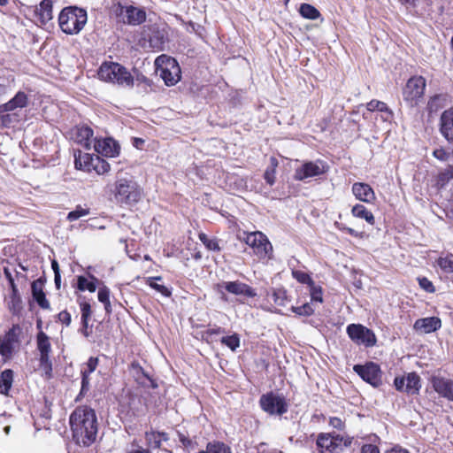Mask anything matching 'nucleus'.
Here are the masks:
<instances>
[{
	"label": "nucleus",
	"mask_w": 453,
	"mask_h": 453,
	"mask_svg": "<svg viewBox=\"0 0 453 453\" xmlns=\"http://www.w3.org/2000/svg\"><path fill=\"white\" fill-rule=\"evenodd\" d=\"M69 422L76 444L88 447L95 442L97 434V418L92 408L87 405L77 407L70 415Z\"/></svg>",
	"instance_id": "obj_1"
},
{
	"label": "nucleus",
	"mask_w": 453,
	"mask_h": 453,
	"mask_svg": "<svg viewBox=\"0 0 453 453\" xmlns=\"http://www.w3.org/2000/svg\"><path fill=\"white\" fill-rule=\"evenodd\" d=\"M111 192L115 202L120 205H134L142 196V189L133 176L123 173H118Z\"/></svg>",
	"instance_id": "obj_2"
},
{
	"label": "nucleus",
	"mask_w": 453,
	"mask_h": 453,
	"mask_svg": "<svg viewBox=\"0 0 453 453\" xmlns=\"http://www.w3.org/2000/svg\"><path fill=\"white\" fill-rule=\"evenodd\" d=\"M87 12L76 6L64 8L58 15V24L66 35L78 34L87 23Z\"/></svg>",
	"instance_id": "obj_3"
},
{
	"label": "nucleus",
	"mask_w": 453,
	"mask_h": 453,
	"mask_svg": "<svg viewBox=\"0 0 453 453\" xmlns=\"http://www.w3.org/2000/svg\"><path fill=\"white\" fill-rule=\"evenodd\" d=\"M98 77L102 81L117 83L124 87L134 85V78L128 70L114 62L104 63L98 70Z\"/></svg>",
	"instance_id": "obj_4"
},
{
	"label": "nucleus",
	"mask_w": 453,
	"mask_h": 453,
	"mask_svg": "<svg viewBox=\"0 0 453 453\" xmlns=\"http://www.w3.org/2000/svg\"><path fill=\"white\" fill-rule=\"evenodd\" d=\"M155 65L166 86H173L180 81V68L174 58L161 55L156 58Z\"/></svg>",
	"instance_id": "obj_5"
},
{
	"label": "nucleus",
	"mask_w": 453,
	"mask_h": 453,
	"mask_svg": "<svg viewBox=\"0 0 453 453\" xmlns=\"http://www.w3.org/2000/svg\"><path fill=\"white\" fill-rule=\"evenodd\" d=\"M118 21L131 26L142 24L146 19V12L133 5H122L118 4L114 8Z\"/></svg>",
	"instance_id": "obj_6"
},
{
	"label": "nucleus",
	"mask_w": 453,
	"mask_h": 453,
	"mask_svg": "<svg viewBox=\"0 0 453 453\" xmlns=\"http://www.w3.org/2000/svg\"><path fill=\"white\" fill-rule=\"evenodd\" d=\"M247 245L253 249L254 253L259 258L271 257L273 246L267 237L261 232L250 233L244 238Z\"/></svg>",
	"instance_id": "obj_7"
},
{
	"label": "nucleus",
	"mask_w": 453,
	"mask_h": 453,
	"mask_svg": "<svg viewBox=\"0 0 453 453\" xmlns=\"http://www.w3.org/2000/svg\"><path fill=\"white\" fill-rule=\"evenodd\" d=\"M259 403L262 410L270 415L280 416L288 411V403L285 398L272 392L263 395Z\"/></svg>",
	"instance_id": "obj_8"
},
{
	"label": "nucleus",
	"mask_w": 453,
	"mask_h": 453,
	"mask_svg": "<svg viewBox=\"0 0 453 453\" xmlns=\"http://www.w3.org/2000/svg\"><path fill=\"white\" fill-rule=\"evenodd\" d=\"M349 337L358 345L372 347L376 344V336L374 333L361 324H350L347 326Z\"/></svg>",
	"instance_id": "obj_9"
},
{
	"label": "nucleus",
	"mask_w": 453,
	"mask_h": 453,
	"mask_svg": "<svg viewBox=\"0 0 453 453\" xmlns=\"http://www.w3.org/2000/svg\"><path fill=\"white\" fill-rule=\"evenodd\" d=\"M326 165L322 160L305 161L296 168L294 179L304 181L309 178L317 177L326 172Z\"/></svg>",
	"instance_id": "obj_10"
},
{
	"label": "nucleus",
	"mask_w": 453,
	"mask_h": 453,
	"mask_svg": "<svg viewBox=\"0 0 453 453\" xmlns=\"http://www.w3.org/2000/svg\"><path fill=\"white\" fill-rule=\"evenodd\" d=\"M353 370L367 383L377 388L382 383V372L380 365L368 362L365 365H355Z\"/></svg>",
	"instance_id": "obj_11"
},
{
	"label": "nucleus",
	"mask_w": 453,
	"mask_h": 453,
	"mask_svg": "<svg viewBox=\"0 0 453 453\" xmlns=\"http://www.w3.org/2000/svg\"><path fill=\"white\" fill-rule=\"evenodd\" d=\"M348 444H350V440L344 439L342 436L339 434H320L317 439V445L322 450H342V446H347Z\"/></svg>",
	"instance_id": "obj_12"
},
{
	"label": "nucleus",
	"mask_w": 453,
	"mask_h": 453,
	"mask_svg": "<svg viewBox=\"0 0 453 453\" xmlns=\"http://www.w3.org/2000/svg\"><path fill=\"white\" fill-rule=\"evenodd\" d=\"M426 88V80L422 76H415L409 79L403 89V98L413 102L422 97Z\"/></svg>",
	"instance_id": "obj_13"
},
{
	"label": "nucleus",
	"mask_w": 453,
	"mask_h": 453,
	"mask_svg": "<svg viewBox=\"0 0 453 453\" xmlns=\"http://www.w3.org/2000/svg\"><path fill=\"white\" fill-rule=\"evenodd\" d=\"M37 349L40 352V365L46 371H51L52 364L50 358L51 344L49 336L40 331L37 334Z\"/></svg>",
	"instance_id": "obj_14"
},
{
	"label": "nucleus",
	"mask_w": 453,
	"mask_h": 453,
	"mask_svg": "<svg viewBox=\"0 0 453 453\" xmlns=\"http://www.w3.org/2000/svg\"><path fill=\"white\" fill-rule=\"evenodd\" d=\"M434 390L441 397L453 402V380L441 375L430 379Z\"/></svg>",
	"instance_id": "obj_15"
},
{
	"label": "nucleus",
	"mask_w": 453,
	"mask_h": 453,
	"mask_svg": "<svg viewBox=\"0 0 453 453\" xmlns=\"http://www.w3.org/2000/svg\"><path fill=\"white\" fill-rule=\"evenodd\" d=\"M439 130L446 141L453 144V107L445 110L441 113L439 122Z\"/></svg>",
	"instance_id": "obj_16"
},
{
	"label": "nucleus",
	"mask_w": 453,
	"mask_h": 453,
	"mask_svg": "<svg viewBox=\"0 0 453 453\" xmlns=\"http://www.w3.org/2000/svg\"><path fill=\"white\" fill-rule=\"evenodd\" d=\"M28 104V96L25 92L19 91L13 98L5 104H0V113L15 112L20 113L21 110Z\"/></svg>",
	"instance_id": "obj_17"
},
{
	"label": "nucleus",
	"mask_w": 453,
	"mask_h": 453,
	"mask_svg": "<svg viewBox=\"0 0 453 453\" xmlns=\"http://www.w3.org/2000/svg\"><path fill=\"white\" fill-rule=\"evenodd\" d=\"M218 288H224L227 292L236 296H244L247 297H254L257 296V293L251 287L239 280L226 281L222 284H219Z\"/></svg>",
	"instance_id": "obj_18"
},
{
	"label": "nucleus",
	"mask_w": 453,
	"mask_h": 453,
	"mask_svg": "<svg viewBox=\"0 0 453 453\" xmlns=\"http://www.w3.org/2000/svg\"><path fill=\"white\" fill-rule=\"evenodd\" d=\"M19 330V326H13L2 338H0V355L4 357H10L13 345L18 342L16 331Z\"/></svg>",
	"instance_id": "obj_19"
},
{
	"label": "nucleus",
	"mask_w": 453,
	"mask_h": 453,
	"mask_svg": "<svg viewBox=\"0 0 453 453\" xmlns=\"http://www.w3.org/2000/svg\"><path fill=\"white\" fill-rule=\"evenodd\" d=\"M352 193L357 200L366 203H372L376 200L373 189L367 183L355 182L352 185Z\"/></svg>",
	"instance_id": "obj_20"
},
{
	"label": "nucleus",
	"mask_w": 453,
	"mask_h": 453,
	"mask_svg": "<svg viewBox=\"0 0 453 453\" xmlns=\"http://www.w3.org/2000/svg\"><path fill=\"white\" fill-rule=\"evenodd\" d=\"M94 148L96 152L105 157H115L119 152V144L111 138L96 140Z\"/></svg>",
	"instance_id": "obj_21"
},
{
	"label": "nucleus",
	"mask_w": 453,
	"mask_h": 453,
	"mask_svg": "<svg viewBox=\"0 0 453 453\" xmlns=\"http://www.w3.org/2000/svg\"><path fill=\"white\" fill-rule=\"evenodd\" d=\"M441 326V319L437 317L418 319L414 323V329L424 334L436 331Z\"/></svg>",
	"instance_id": "obj_22"
},
{
	"label": "nucleus",
	"mask_w": 453,
	"mask_h": 453,
	"mask_svg": "<svg viewBox=\"0 0 453 453\" xmlns=\"http://www.w3.org/2000/svg\"><path fill=\"white\" fill-rule=\"evenodd\" d=\"M42 281H41L40 280L33 281L31 286L32 295L34 299L36 301V303L42 309L48 310L50 309V305L49 301L46 299L45 294L42 289Z\"/></svg>",
	"instance_id": "obj_23"
},
{
	"label": "nucleus",
	"mask_w": 453,
	"mask_h": 453,
	"mask_svg": "<svg viewBox=\"0 0 453 453\" xmlns=\"http://www.w3.org/2000/svg\"><path fill=\"white\" fill-rule=\"evenodd\" d=\"M404 392L409 395H417L421 388L420 377L416 372H409L406 375Z\"/></svg>",
	"instance_id": "obj_24"
},
{
	"label": "nucleus",
	"mask_w": 453,
	"mask_h": 453,
	"mask_svg": "<svg viewBox=\"0 0 453 453\" xmlns=\"http://www.w3.org/2000/svg\"><path fill=\"white\" fill-rule=\"evenodd\" d=\"M36 15H38L40 21L42 24H46L53 18L52 14V0H42L40 3L39 8L36 10Z\"/></svg>",
	"instance_id": "obj_25"
},
{
	"label": "nucleus",
	"mask_w": 453,
	"mask_h": 453,
	"mask_svg": "<svg viewBox=\"0 0 453 453\" xmlns=\"http://www.w3.org/2000/svg\"><path fill=\"white\" fill-rule=\"evenodd\" d=\"M13 371L5 369L0 374V394L8 395L13 382Z\"/></svg>",
	"instance_id": "obj_26"
},
{
	"label": "nucleus",
	"mask_w": 453,
	"mask_h": 453,
	"mask_svg": "<svg viewBox=\"0 0 453 453\" xmlns=\"http://www.w3.org/2000/svg\"><path fill=\"white\" fill-rule=\"evenodd\" d=\"M76 135L77 142L82 144L86 149L89 150L91 146L93 130L88 127H81L77 128Z\"/></svg>",
	"instance_id": "obj_27"
},
{
	"label": "nucleus",
	"mask_w": 453,
	"mask_h": 453,
	"mask_svg": "<svg viewBox=\"0 0 453 453\" xmlns=\"http://www.w3.org/2000/svg\"><path fill=\"white\" fill-rule=\"evenodd\" d=\"M351 214L359 219H365L368 224L374 225L375 219L373 214L368 211L363 204H356L351 210Z\"/></svg>",
	"instance_id": "obj_28"
},
{
	"label": "nucleus",
	"mask_w": 453,
	"mask_h": 453,
	"mask_svg": "<svg viewBox=\"0 0 453 453\" xmlns=\"http://www.w3.org/2000/svg\"><path fill=\"white\" fill-rule=\"evenodd\" d=\"M146 440L150 449H161L162 441H166L168 438L165 433L150 432L146 433Z\"/></svg>",
	"instance_id": "obj_29"
},
{
	"label": "nucleus",
	"mask_w": 453,
	"mask_h": 453,
	"mask_svg": "<svg viewBox=\"0 0 453 453\" xmlns=\"http://www.w3.org/2000/svg\"><path fill=\"white\" fill-rule=\"evenodd\" d=\"M74 164L75 167L80 170H90L92 157L88 153L82 154L81 151H79L78 154H74Z\"/></svg>",
	"instance_id": "obj_30"
},
{
	"label": "nucleus",
	"mask_w": 453,
	"mask_h": 453,
	"mask_svg": "<svg viewBox=\"0 0 453 453\" xmlns=\"http://www.w3.org/2000/svg\"><path fill=\"white\" fill-rule=\"evenodd\" d=\"M21 119V114L18 111L15 112H5V113H0V121L1 125L4 127H10L11 126H13L19 122Z\"/></svg>",
	"instance_id": "obj_31"
},
{
	"label": "nucleus",
	"mask_w": 453,
	"mask_h": 453,
	"mask_svg": "<svg viewBox=\"0 0 453 453\" xmlns=\"http://www.w3.org/2000/svg\"><path fill=\"white\" fill-rule=\"evenodd\" d=\"M438 266L447 273H453V254L447 253L446 255H441L437 259Z\"/></svg>",
	"instance_id": "obj_32"
},
{
	"label": "nucleus",
	"mask_w": 453,
	"mask_h": 453,
	"mask_svg": "<svg viewBox=\"0 0 453 453\" xmlns=\"http://www.w3.org/2000/svg\"><path fill=\"white\" fill-rule=\"evenodd\" d=\"M446 103V96L443 95H435L430 98L427 103V110L429 112H436L441 109Z\"/></svg>",
	"instance_id": "obj_33"
},
{
	"label": "nucleus",
	"mask_w": 453,
	"mask_h": 453,
	"mask_svg": "<svg viewBox=\"0 0 453 453\" xmlns=\"http://www.w3.org/2000/svg\"><path fill=\"white\" fill-rule=\"evenodd\" d=\"M8 307L13 315H17L22 310V300L19 293H12L8 302Z\"/></svg>",
	"instance_id": "obj_34"
},
{
	"label": "nucleus",
	"mask_w": 453,
	"mask_h": 453,
	"mask_svg": "<svg viewBox=\"0 0 453 453\" xmlns=\"http://www.w3.org/2000/svg\"><path fill=\"white\" fill-rule=\"evenodd\" d=\"M299 12L303 18L309 19H317L320 16L319 12L309 4H302Z\"/></svg>",
	"instance_id": "obj_35"
},
{
	"label": "nucleus",
	"mask_w": 453,
	"mask_h": 453,
	"mask_svg": "<svg viewBox=\"0 0 453 453\" xmlns=\"http://www.w3.org/2000/svg\"><path fill=\"white\" fill-rule=\"evenodd\" d=\"M230 449L223 442L213 441L209 442L206 451L200 450L198 453H230Z\"/></svg>",
	"instance_id": "obj_36"
},
{
	"label": "nucleus",
	"mask_w": 453,
	"mask_h": 453,
	"mask_svg": "<svg viewBox=\"0 0 453 453\" xmlns=\"http://www.w3.org/2000/svg\"><path fill=\"white\" fill-rule=\"evenodd\" d=\"M91 279L94 281H88L87 280V278H85L84 276H79L78 280H77V281H78V288L81 291L88 290L91 293L95 292L96 289V285L95 281H97V279L95 278L94 276H91Z\"/></svg>",
	"instance_id": "obj_37"
},
{
	"label": "nucleus",
	"mask_w": 453,
	"mask_h": 453,
	"mask_svg": "<svg viewBox=\"0 0 453 453\" xmlns=\"http://www.w3.org/2000/svg\"><path fill=\"white\" fill-rule=\"evenodd\" d=\"M149 42L150 47L157 50H162L164 48V44L165 42V35L160 31H157L153 33V35L150 37Z\"/></svg>",
	"instance_id": "obj_38"
},
{
	"label": "nucleus",
	"mask_w": 453,
	"mask_h": 453,
	"mask_svg": "<svg viewBox=\"0 0 453 453\" xmlns=\"http://www.w3.org/2000/svg\"><path fill=\"white\" fill-rule=\"evenodd\" d=\"M278 165L277 159L274 157L271 158V165L266 168L264 178L269 185H273L275 182L276 167Z\"/></svg>",
	"instance_id": "obj_39"
},
{
	"label": "nucleus",
	"mask_w": 453,
	"mask_h": 453,
	"mask_svg": "<svg viewBox=\"0 0 453 453\" xmlns=\"http://www.w3.org/2000/svg\"><path fill=\"white\" fill-rule=\"evenodd\" d=\"M80 308L81 311V325L83 327H88V320L92 315L91 306L88 303L83 301L80 302Z\"/></svg>",
	"instance_id": "obj_40"
},
{
	"label": "nucleus",
	"mask_w": 453,
	"mask_h": 453,
	"mask_svg": "<svg viewBox=\"0 0 453 453\" xmlns=\"http://www.w3.org/2000/svg\"><path fill=\"white\" fill-rule=\"evenodd\" d=\"M366 108L371 111H379L381 112H387L389 116L392 115V111L388 109L387 104L381 101L372 100L366 104Z\"/></svg>",
	"instance_id": "obj_41"
},
{
	"label": "nucleus",
	"mask_w": 453,
	"mask_h": 453,
	"mask_svg": "<svg viewBox=\"0 0 453 453\" xmlns=\"http://www.w3.org/2000/svg\"><path fill=\"white\" fill-rule=\"evenodd\" d=\"M88 214H89L88 208H84L81 205H77L73 211H70L67 214L66 219L68 221L72 222V221L79 219L81 217L87 216Z\"/></svg>",
	"instance_id": "obj_42"
},
{
	"label": "nucleus",
	"mask_w": 453,
	"mask_h": 453,
	"mask_svg": "<svg viewBox=\"0 0 453 453\" xmlns=\"http://www.w3.org/2000/svg\"><path fill=\"white\" fill-rule=\"evenodd\" d=\"M221 343L227 346L231 350L234 351L240 346V338L237 334L230 336L222 337Z\"/></svg>",
	"instance_id": "obj_43"
},
{
	"label": "nucleus",
	"mask_w": 453,
	"mask_h": 453,
	"mask_svg": "<svg viewBox=\"0 0 453 453\" xmlns=\"http://www.w3.org/2000/svg\"><path fill=\"white\" fill-rule=\"evenodd\" d=\"M272 298L278 306H284L287 301V292L283 288H277L273 291Z\"/></svg>",
	"instance_id": "obj_44"
},
{
	"label": "nucleus",
	"mask_w": 453,
	"mask_h": 453,
	"mask_svg": "<svg viewBox=\"0 0 453 453\" xmlns=\"http://www.w3.org/2000/svg\"><path fill=\"white\" fill-rule=\"evenodd\" d=\"M199 239L208 250L214 251H219L220 250L217 239H211L205 234H200Z\"/></svg>",
	"instance_id": "obj_45"
},
{
	"label": "nucleus",
	"mask_w": 453,
	"mask_h": 453,
	"mask_svg": "<svg viewBox=\"0 0 453 453\" xmlns=\"http://www.w3.org/2000/svg\"><path fill=\"white\" fill-rule=\"evenodd\" d=\"M292 276L294 279H296L298 282L303 284H307L308 286L313 284V280L311 278V276L302 271L298 270H293L292 271Z\"/></svg>",
	"instance_id": "obj_46"
},
{
	"label": "nucleus",
	"mask_w": 453,
	"mask_h": 453,
	"mask_svg": "<svg viewBox=\"0 0 453 453\" xmlns=\"http://www.w3.org/2000/svg\"><path fill=\"white\" fill-rule=\"evenodd\" d=\"M291 311L299 316H311L314 312V309L308 303L297 307L292 306Z\"/></svg>",
	"instance_id": "obj_47"
},
{
	"label": "nucleus",
	"mask_w": 453,
	"mask_h": 453,
	"mask_svg": "<svg viewBox=\"0 0 453 453\" xmlns=\"http://www.w3.org/2000/svg\"><path fill=\"white\" fill-rule=\"evenodd\" d=\"M156 280H161V277H155V278H150L149 279V285L156 289L157 292L161 293L165 296H170L171 291L164 285L157 284L155 282Z\"/></svg>",
	"instance_id": "obj_48"
},
{
	"label": "nucleus",
	"mask_w": 453,
	"mask_h": 453,
	"mask_svg": "<svg viewBox=\"0 0 453 453\" xmlns=\"http://www.w3.org/2000/svg\"><path fill=\"white\" fill-rule=\"evenodd\" d=\"M97 365L98 358L94 357H89L88 362L86 363V367L82 368L81 370V375L89 376L92 372H95Z\"/></svg>",
	"instance_id": "obj_49"
},
{
	"label": "nucleus",
	"mask_w": 453,
	"mask_h": 453,
	"mask_svg": "<svg viewBox=\"0 0 453 453\" xmlns=\"http://www.w3.org/2000/svg\"><path fill=\"white\" fill-rule=\"evenodd\" d=\"M309 287H310V294H311V301L322 303L323 302L322 288L319 286H316L314 281H313V284L310 285Z\"/></svg>",
	"instance_id": "obj_50"
},
{
	"label": "nucleus",
	"mask_w": 453,
	"mask_h": 453,
	"mask_svg": "<svg viewBox=\"0 0 453 453\" xmlns=\"http://www.w3.org/2000/svg\"><path fill=\"white\" fill-rule=\"evenodd\" d=\"M179 441L181 442L183 449L186 450H194L196 441H192L188 436L178 432Z\"/></svg>",
	"instance_id": "obj_51"
},
{
	"label": "nucleus",
	"mask_w": 453,
	"mask_h": 453,
	"mask_svg": "<svg viewBox=\"0 0 453 453\" xmlns=\"http://www.w3.org/2000/svg\"><path fill=\"white\" fill-rule=\"evenodd\" d=\"M450 180H452V178L449 177V172L447 169H445L438 174L436 178V186L439 188H442L449 183Z\"/></svg>",
	"instance_id": "obj_52"
},
{
	"label": "nucleus",
	"mask_w": 453,
	"mask_h": 453,
	"mask_svg": "<svg viewBox=\"0 0 453 453\" xmlns=\"http://www.w3.org/2000/svg\"><path fill=\"white\" fill-rule=\"evenodd\" d=\"M419 287L424 289L425 291L428 293H434L435 291V288L434 287V284L431 280H429L426 277H419L418 278Z\"/></svg>",
	"instance_id": "obj_53"
},
{
	"label": "nucleus",
	"mask_w": 453,
	"mask_h": 453,
	"mask_svg": "<svg viewBox=\"0 0 453 453\" xmlns=\"http://www.w3.org/2000/svg\"><path fill=\"white\" fill-rule=\"evenodd\" d=\"M90 387L89 382V376L87 375H81V388L79 395L77 396L76 400H80L81 396H83L88 390Z\"/></svg>",
	"instance_id": "obj_54"
},
{
	"label": "nucleus",
	"mask_w": 453,
	"mask_h": 453,
	"mask_svg": "<svg viewBox=\"0 0 453 453\" xmlns=\"http://www.w3.org/2000/svg\"><path fill=\"white\" fill-rule=\"evenodd\" d=\"M98 301L101 303L110 301V289L106 286L99 288L97 294Z\"/></svg>",
	"instance_id": "obj_55"
},
{
	"label": "nucleus",
	"mask_w": 453,
	"mask_h": 453,
	"mask_svg": "<svg viewBox=\"0 0 453 453\" xmlns=\"http://www.w3.org/2000/svg\"><path fill=\"white\" fill-rule=\"evenodd\" d=\"M433 155L441 161H446L449 157V154L442 148L434 150Z\"/></svg>",
	"instance_id": "obj_56"
},
{
	"label": "nucleus",
	"mask_w": 453,
	"mask_h": 453,
	"mask_svg": "<svg viewBox=\"0 0 453 453\" xmlns=\"http://www.w3.org/2000/svg\"><path fill=\"white\" fill-rule=\"evenodd\" d=\"M58 320L65 324V326H69L71 324V314L66 311H62L61 312H59L58 314Z\"/></svg>",
	"instance_id": "obj_57"
},
{
	"label": "nucleus",
	"mask_w": 453,
	"mask_h": 453,
	"mask_svg": "<svg viewBox=\"0 0 453 453\" xmlns=\"http://www.w3.org/2000/svg\"><path fill=\"white\" fill-rule=\"evenodd\" d=\"M406 378L405 377H396L394 380V385L395 387V388L398 390V391H402V392H404V388H405V386H406Z\"/></svg>",
	"instance_id": "obj_58"
},
{
	"label": "nucleus",
	"mask_w": 453,
	"mask_h": 453,
	"mask_svg": "<svg viewBox=\"0 0 453 453\" xmlns=\"http://www.w3.org/2000/svg\"><path fill=\"white\" fill-rule=\"evenodd\" d=\"M329 425L333 426L334 428L342 430L344 427V424L342 420L337 417L330 418L329 419Z\"/></svg>",
	"instance_id": "obj_59"
},
{
	"label": "nucleus",
	"mask_w": 453,
	"mask_h": 453,
	"mask_svg": "<svg viewBox=\"0 0 453 453\" xmlns=\"http://www.w3.org/2000/svg\"><path fill=\"white\" fill-rule=\"evenodd\" d=\"M361 453H380V449L373 444H364L361 448Z\"/></svg>",
	"instance_id": "obj_60"
},
{
	"label": "nucleus",
	"mask_w": 453,
	"mask_h": 453,
	"mask_svg": "<svg viewBox=\"0 0 453 453\" xmlns=\"http://www.w3.org/2000/svg\"><path fill=\"white\" fill-rule=\"evenodd\" d=\"M340 229L344 230L350 235H353L356 237H357L359 235V234L356 230H354L353 228H350V227L343 226V227H340Z\"/></svg>",
	"instance_id": "obj_61"
},
{
	"label": "nucleus",
	"mask_w": 453,
	"mask_h": 453,
	"mask_svg": "<svg viewBox=\"0 0 453 453\" xmlns=\"http://www.w3.org/2000/svg\"><path fill=\"white\" fill-rule=\"evenodd\" d=\"M54 280H55L56 288L58 289H59L60 282H61L60 272H57V273L54 275Z\"/></svg>",
	"instance_id": "obj_62"
},
{
	"label": "nucleus",
	"mask_w": 453,
	"mask_h": 453,
	"mask_svg": "<svg viewBox=\"0 0 453 453\" xmlns=\"http://www.w3.org/2000/svg\"><path fill=\"white\" fill-rule=\"evenodd\" d=\"M4 273L5 277H6V279L8 280V281H11V280H14L9 268L4 267Z\"/></svg>",
	"instance_id": "obj_63"
},
{
	"label": "nucleus",
	"mask_w": 453,
	"mask_h": 453,
	"mask_svg": "<svg viewBox=\"0 0 453 453\" xmlns=\"http://www.w3.org/2000/svg\"><path fill=\"white\" fill-rule=\"evenodd\" d=\"M143 143H144V140H143V139H142V138H134V142H133V144H134V147H136V148H138V149H140V148H141V146H142Z\"/></svg>",
	"instance_id": "obj_64"
}]
</instances>
